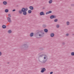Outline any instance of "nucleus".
Masks as SVG:
<instances>
[{
  "label": "nucleus",
  "instance_id": "nucleus-29",
  "mask_svg": "<svg viewBox=\"0 0 74 74\" xmlns=\"http://www.w3.org/2000/svg\"><path fill=\"white\" fill-rule=\"evenodd\" d=\"M16 11V10L14 9V10H12V12H14V11Z\"/></svg>",
  "mask_w": 74,
  "mask_h": 74
},
{
  "label": "nucleus",
  "instance_id": "nucleus-19",
  "mask_svg": "<svg viewBox=\"0 0 74 74\" xmlns=\"http://www.w3.org/2000/svg\"><path fill=\"white\" fill-rule=\"evenodd\" d=\"M58 21V19H55L54 20V21L55 22H57V21Z\"/></svg>",
  "mask_w": 74,
  "mask_h": 74
},
{
  "label": "nucleus",
  "instance_id": "nucleus-4",
  "mask_svg": "<svg viewBox=\"0 0 74 74\" xmlns=\"http://www.w3.org/2000/svg\"><path fill=\"white\" fill-rule=\"evenodd\" d=\"M41 70L40 71L41 73H44V71H46V69L45 68H41Z\"/></svg>",
  "mask_w": 74,
  "mask_h": 74
},
{
  "label": "nucleus",
  "instance_id": "nucleus-7",
  "mask_svg": "<svg viewBox=\"0 0 74 74\" xmlns=\"http://www.w3.org/2000/svg\"><path fill=\"white\" fill-rule=\"evenodd\" d=\"M7 19L8 21V22H11V18H10L9 17H8Z\"/></svg>",
  "mask_w": 74,
  "mask_h": 74
},
{
  "label": "nucleus",
  "instance_id": "nucleus-17",
  "mask_svg": "<svg viewBox=\"0 0 74 74\" xmlns=\"http://www.w3.org/2000/svg\"><path fill=\"white\" fill-rule=\"evenodd\" d=\"M52 3V0H50L49 1V4H51Z\"/></svg>",
  "mask_w": 74,
  "mask_h": 74
},
{
  "label": "nucleus",
  "instance_id": "nucleus-20",
  "mask_svg": "<svg viewBox=\"0 0 74 74\" xmlns=\"http://www.w3.org/2000/svg\"><path fill=\"white\" fill-rule=\"evenodd\" d=\"M71 55L72 56H74V52H72L71 53Z\"/></svg>",
  "mask_w": 74,
  "mask_h": 74
},
{
  "label": "nucleus",
  "instance_id": "nucleus-33",
  "mask_svg": "<svg viewBox=\"0 0 74 74\" xmlns=\"http://www.w3.org/2000/svg\"><path fill=\"white\" fill-rule=\"evenodd\" d=\"M42 9H43V10H44V9H45V7H43Z\"/></svg>",
  "mask_w": 74,
  "mask_h": 74
},
{
  "label": "nucleus",
  "instance_id": "nucleus-6",
  "mask_svg": "<svg viewBox=\"0 0 74 74\" xmlns=\"http://www.w3.org/2000/svg\"><path fill=\"white\" fill-rule=\"evenodd\" d=\"M52 11H49L46 12V15H47L48 14H51L52 13Z\"/></svg>",
  "mask_w": 74,
  "mask_h": 74
},
{
  "label": "nucleus",
  "instance_id": "nucleus-30",
  "mask_svg": "<svg viewBox=\"0 0 74 74\" xmlns=\"http://www.w3.org/2000/svg\"><path fill=\"white\" fill-rule=\"evenodd\" d=\"M62 45H65V43H64V42H63L62 43Z\"/></svg>",
  "mask_w": 74,
  "mask_h": 74
},
{
  "label": "nucleus",
  "instance_id": "nucleus-9",
  "mask_svg": "<svg viewBox=\"0 0 74 74\" xmlns=\"http://www.w3.org/2000/svg\"><path fill=\"white\" fill-rule=\"evenodd\" d=\"M40 15H45V14L44 13V12H41L40 13Z\"/></svg>",
  "mask_w": 74,
  "mask_h": 74
},
{
  "label": "nucleus",
  "instance_id": "nucleus-12",
  "mask_svg": "<svg viewBox=\"0 0 74 74\" xmlns=\"http://www.w3.org/2000/svg\"><path fill=\"white\" fill-rule=\"evenodd\" d=\"M44 32H45V33H47L48 32V30L47 29H44Z\"/></svg>",
  "mask_w": 74,
  "mask_h": 74
},
{
  "label": "nucleus",
  "instance_id": "nucleus-16",
  "mask_svg": "<svg viewBox=\"0 0 74 74\" xmlns=\"http://www.w3.org/2000/svg\"><path fill=\"white\" fill-rule=\"evenodd\" d=\"M43 27H47V25L46 24H43L42 25Z\"/></svg>",
  "mask_w": 74,
  "mask_h": 74
},
{
  "label": "nucleus",
  "instance_id": "nucleus-5",
  "mask_svg": "<svg viewBox=\"0 0 74 74\" xmlns=\"http://www.w3.org/2000/svg\"><path fill=\"white\" fill-rule=\"evenodd\" d=\"M56 16L54 15H52L50 17V18L51 19H55L56 18Z\"/></svg>",
  "mask_w": 74,
  "mask_h": 74
},
{
  "label": "nucleus",
  "instance_id": "nucleus-25",
  "mask_svg": "<svg viewBox=\"0 0 74 74\" xmlns=\"http://www.w3.org/2000/svg\"><path fill=\"white\" fill-rule=\"evenodd\" d=\"M39 62H41V63H44V62H46V61H47V60H46L45 61H43V62H41V61H40V60H39Z\"/></svg>",
  "mask_w": 74,
  "mask_h": 74
},
{
  "label": "nucleus",
  "instance_id": "nucleus-15",
  "mask_svg": "<svg viewBox=\"0 0 74 74\" xmlns=\"http://www.w3.org/2000/svg\"><path fill=\"white\" fill-rule=\"evenodd\" d=\"M28 14H31L32 13V10H29L28 11Z\"/></svg>",
  "mask_w": 74,
  "mask_h": 74
},
{
  "label": "nucleus",
  "instance_id": "nucleus-13",
  "mask_svg": "<svg viewBox=\"0 0 74 74\" xmlns=\"http://www.w3.org/2000/svg\"><path fill=\"white\" fill-rule=\"evenodd\" d=\"M34 35V33L33 32H32L30 34V37H33Z\"/></svg>",
  "mask_w": 74,
  "mask_h": 74
},
{
  "label": "nucleus",
  "instance_id": "nucleus-28",
  "mask_svg": "<svg viewBox=\"0 0 74 74\" xmlns=\"http://www.w3.org/2000/svg\"><path fill=\"white\" fill-rule=\"evenodd\" d=\"M46 57L47 58V56H45V57H44V59H46Z\"/></svg>",
  "mask_w": 74,
  "mask_h": 74
},
{
  "label": "nucleus",
  "instance_id": "nucleus-34",
  "mask_svg": "<svg viewBox=\"0 0 74 74\" xmlns=\"http://www.w3.org/2000/svg\"><path fill=\"white\" fill-rule=\"evenodd\" d=\"M71 5V6H74V5H73V4H72Z\"/></svg>",
  "mask_w": 74,
  "mask_h": 74
},
{
  "label": "nucleus",
  "instance_id": "nucleus-1",
  "mask_svg": "<svg viewBox=\"0 0 74 74\" xmlns=\"http://www.w3.org/2000/svg\"><path fill=\"white\" fill-rule=\"evenodd\" d=\"M43 30H38L36 31V34L35 36L36 38H38V36L40 37V38L43 37L44 36V33L42 32Z\"/></svg>",
  "mask_w": 74,
  "mask_h": 74
},
{
  "label": "nucleus",
  "instance_id": "nucleus-11",
  "mask_svg": "<svg viewBox=\"0 0 74 74\" xmlns=\"http://www.w3.org/2000/svg\"><path fill=\"white\" fill-rule=\"evenodd\" d=\"M3 4L4 5H7V2L6 1H3Z\"/></svg>",
  "mask_w": 74,
  "mask_h": 74
},
{
  "label": "nucleus",
  "instance_id": "nucleus-36",
  "mask_svg": "<svg viewBox=\"0 0 74 74\" xmlns=\"http://www.w3.org/2000/svg\"><path fill=\"white\" fill-rule=\"evenodd\" d=\"M72 35H73V36L74 35V34H72Z\"/></svg>",
  "mask_w": 74,
  "mask_h": 74
},
{
  "label": "nucleus",
  "instance_id": "nucleus-35",
  "mask_svg": "<svg viewBox=\"0 0 74 74\" xmlns=\"http://www.w3.org/2000/svg\"><path fill=\"white\" fill-rule=\"evenodd\" d=\"M7 63H8V64H10V62H8Z\"/></svg>",
  "mask_w": 74,
  "mask_h": 74
},
{
  "label": "nucleus",
  "instance_id": "nucleus-3",
  "mask_svg": "<svg viewBox=\"0 0 74 74\" xmlns=\"http://www.w3.org/2000/svg\"><path fill=\"white\" fill-rule=\"evenodd\" d=\"M21 48L22 49H24L27 50V49H28L29 46H28V45H27V44H24L21 47Z\"/></svg>",
  "mask_w": 74,
  "mask_h": 74
},
{
  "label": "nucleus",
  "instance_id": "nucleus-31",
  "mask_svg": "<svg viewBox=\"0 0 74 74\" xmlns=\"http://www.w3.org/2000/svg\"><path fill=\"white\" fill-rule=\"evenodd\" d=\"M53 72H50V74H53Z\"/></svg>",
  "mask_w": 74,
  "mask_h": 74
},
{
  "label": "nucleus",
  "instance_id": "nucleus-8",
  "mask_svg": "<svg viewBox=\"0 0 74 74\" xmlns=\"http://www.w3.org/2000/svg\"><path fill=\"white\" fill-rule=\"evenodd\" d=\"M55 36V34L53 33H51L50 34V37H54Z\"/></svg>",
  "mask_w": 74,
  "mask_h": 74
},
{
  "label": "nucleus",
  "instance_id": "nucleus-18",
  "mask_svg": "<svg viewBox=\"0 0 74 74\" xmlns=\"http://www.w3.org/2000/svg\"><path fill=\"white\" fill-rule=\"evenodd\" d=\"M5 12H8V10L7 9H6L5 10Z\"/></svg>",
  "mask_w": 74,
  "mask_h": 74
},
{
  "label": "nucleus",
  "instance_id": "nucleus-22",
  "mask_svg": "<svg viewBox=\"0 0 74 74\" xmlns=\"http://www.w3.org/2000/svg\"><path fill=\"white\" fill-rule=\"evenodd\" d=\"M59 26H60L58 24L56 25V27L57 28H59Z\"/></svg>",
  "mask_w": 74,
  "mask_h": 74
},
{
  "label": "nucleus",
  "instance_id": "nucleus-14",
  "mask_svg": "<svg viewBox=\"0 0 74 74\" xmlns=\"http://www.w3.org/2000/svg\"><path fill=\"white\" fill-rule=\"evenodd\" d=\"M3 29H5L6 28V26L5 25H3L2 26Z\"/></svg>",
  "mask_w": 74,
  "mask_h": 74
},
{
  "label": "nucleus",
  "instance_id": "nucleus-27",
  "mask_svg": "<svg viewBox=\"0 0 74 74\" xmlns=\"http://www.w3.org/2000/svg\"><path fill=\"white\" fill-rule=\"evenodd\" d=\"M69 35V34H66V36H68Z\"/></svg>",
  "mask_w": 74,
  "mask_h": 74
},
{
  "label": "nucleus",
  "instance_id": "nucleus-23",
  "mask_svg": "<svg viewBox=\"0 0 74 74\" xmlns=\"http://www.w3.org/2000/svg\"><path fill=\"white\" fill-rule=\"evenodd\" d=\"M8 32L9 33H12V31H11V30H9Z\"/></svg>",
  "mask_w": 74,
  "mask_h": 74
},
{
  "label": "nucleus",
  "instance_id": "nucleus-21",
  "mask_svg": "<svg viewBox=\"0 0 74 74\" xmlns=\"http://www.w3.org/2000/svg\"><path fill=\"white\" fill-rule=\"evenodd\" d=\"M66 25H70V22H69V21H67L66 22Z\"/></svg>",
  "mask_w": 74,
  "mask_h": 74
},
{
  "label": "nucleus",
  "instance_id": "nucleus-10",
  "mask_svg": "<svg viewBox=\"0 0 74 74\" xmlns=\"http://www.w3.org/2000/svg\"><path fill=\"white\" fill-rule=\"evenodd\" d=\"M29 8L31 10H33L34 9V8L32 6H30Z\"/></svg>",
  "mask_w": 74,
  "mask_h": 74
},
{
  "label": "nucleus",
  "instance_id": "nucleus-24",
  "mask_svg": "<svg viewBox=\"0 0 74 74\" xmlns=\"http://www.w3.org/2000/svg\"><path fill=\"white\" fill-rule=\"evenodd\" d=\"M43 56H44V55L42 54V55H40V56H39V58H40V57H42Z\"/></svg>",
  "mask_w": 74,
  "mask_h": 74
},
{
  "label": "nucleus",
  "instance_id": "nucleus-2",
  "mask_svg": "<svg viewBox=\"0 0 74 74\" xmlns=\"http://www.w3.org/2000/svg\"><path fill=\"white\" fill-rule=\"evenodd\" d=\"M28 10V8H23L21 9V10H19L18 12L19 14H23L24 15H27V11Z\"/></svg>",
  "mask_w": 74,
  "mask_h": 74
},
{
  "label": "nucleus",
  "instance_id": "nucleus-32",
  "mask_svg": "<svg viewBox=\"0 0 74 74\" xmlns=\"http://www.w3.org/2000/svg\"><path fill=\"white\" fill-rule=\"evenodd\" d=\"M1 54H2L1 52L0 51V56H1Z\"/></svg>",
  "mask_w": 74,
  "mask_h": 74
},
{
  "label": "nucleus",
  "instance_id": "nucleus-26",
  "mask_svg": "<svg viewBox=\"0 0 74 74\" xmlns=\"http://www.w3.org/2000/svg\"><path fill=\"white\" fill-rule=\"evenodd\" d=\"M8 16H10V17H11V15L10 14H9Z\"/></svg>",
  "mask_w": 74,
  "mask_h": 74
}]
</instances>
